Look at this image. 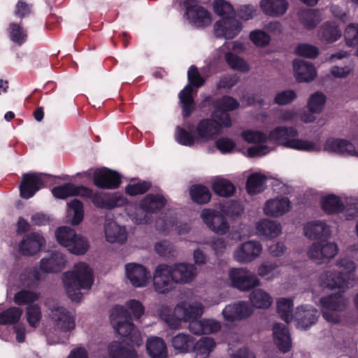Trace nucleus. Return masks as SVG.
I'll return each mask as SVG.
<instances>
[{
  "label": "nucleus",
  "mask_w": 358,
  "mask_h": 358,
  "mask_svg": "<svg viewBox=\"0 0 358 358\" xmlns=\"http://www.w3.org/2000/svg\"><path fill=\"white\" fill-rule=\"evenodd\" d=\"M62 280L69 299L78 302L83 297L80 290H88L93 284L92 270L86 263L79 262L63 273Z\"/></svg>",
  "instance_id": "1"
},
{
  "label": "nucleus",
  "mask_w": 358,
  "mask_h": 358,
  "mask_svg": "<svg viewBox=\"0 0 358 358\" xmlns=\"http://www.w3.org/2000/svg\"><path fill=\"white\" fill-rule=\"evenodd\" d=\"M268 140L287 148L305 152H319L320 146L315 142L299 138L298 130L294 127L278 126L271 129Z\"/></svg>",
  "instance_id": "2"
},
{
  "label": "nucleus",
  "mask_w": 358,
  "mask_h": 358,
  "mask_svg": "<svg viewBox=\"0 0 358 358\" xmlns=\"http://www.w3.org/2000/svg\"><path fill=\"white\" fill-rule=\"evenodd\" d=\"M211 117L212 120L203 119L197 124L195 132L199 142L206 143L214 139L221 133L222 128L231 125L228 113L214 110Z\"/></svg>",
  "instance_id": "3"
},
{
  "label": "nucleus",
  "mask_w": 358,
  "mask_h": 358,
  "mask_svg": "<svg viewBox=\"0 0 358 358\" xmlns=\"http://www.w3.org/2000/svg\"><path fill=\"white\" fill-rule=\"evenodd\" d=\"M126 313V310L122 306L114 308L112 316L117 315L118 317L117 320L113 322V328L121 338H125L136 345L139 346L143 342L141 335L135 327L130 317L125 320L122 319V315L123 316Z\"/></svg>",
  "instance_id": "4"
},
{
  "label": "nucleus",
  "mask_w": 358,
  "mask_h": 358,
  "mask_svg": "<svg viewBox=\"0 0 358 358\" xmlns=\"http://www.w3.org/2000/svg\"><path fill=\"white\" fill-rule=\"evenodd\" d=\"M171 264L157 265L152 273V287L158 294H166L176 287Z\"/></svg>",
  "instance_id": "5"
},
{
  "label": "nucleus",
  "mask_w": 358,
  "mask_h": 358,
  "mask_svg": "<svg viewBox=\"0 0 358 358\" xmlns=\"http://www.w3.org/2000/svg\"><path fill=\"white\" fill-rule=\"evenodd\" d=\"M320 304L323 308L324 318L329 322L338 323L340 318L336 313L341 312L346 308L348 300L340 292H338L321 298Z\"/></svg>",
  "instance_id": "6"
},
{
  "label": "nucleus",
  "mask_w": 358,
  "mask_h": 358,
  "mask_svg": "<svg viewBox=\"0 0 358 358\" xmlns=\"http://www.w3.org/2000/svg\"><path fill=\"white\" fill-rule=\"evenodd\" d=\"M338 248L336 243L327 240L314 242L308 249V258L317 264L328 263L338 253Z\"/></svg>",
  "instance_id": "7"
},
{
  "label": "nucleus",
  "mask_w": 358,
  "mask_h": 358,
  "mask_svg": "<svg viewBox=\"0 0 358 358\" xmlns=\"http://www.w3.org/2000/svg\"><path fill=\"white\" fill-rule=\"evenodd\" d=\"M228 277L231 285L241 291H248L260 285L257 275L245 268H231Z\"/></svg>",
  "instance_id": "8"
},
{
  "label": "nucleus",
  "mask_w": 358,
  "mask_h": 358,
  "mask_svg": "<svg viewBox=\"0 0 358 358\" xmlns=\"http://www.w3.org/2000/svg\"><path fill=\"white\" fill-rule=\"evenodd\" d=\"M203 313V306L201 302H189L182 301L175 306V316L178 320V329L181 327V322H188L193 319H197Z\"/></svg>",
  "instance_id": "9"
},
{
  "label": "nucleus",
  "mask_w": 358,
  "mask_h": 358,
  "mask_svg": "<svg viewBox=\"0 0 358 358\" xmlns=\"http://www.w3.org/2000/svg\"><path fill=\"white\" fill-rule=\"evenodd\" d=\"M262 244L256 241H248L240 244L234 251V259L241 264L250 263L260 256Z\"/></svg>",
  "instance_id": "10"
},
{
  "label": "nucleus",
  "mask_w": 358,
  "mask_h": 358,
  "mask_svg": "<svg viewBox=\"0 0 358 358\" xmlns=\"http://www.w3.org/2000/svg\"><path fill=\"white\" fill-rule=\"evenodd\" d=\"M201 217L206 226L213 232L223 235L229 229V224L226 217L215 210L203 209Z\"/></svg>",
  "instance_id": "11"
},
{
  "label": "nucleus",
  "mask_w": 358,
  "mask_h": 358,
  "mask_svg": "<svg viewBox=\"0 0 358 358\" xmlns=\"http://www.w3.org/2000/svg\"><path fill=\"white\" fill-rule=\"evenodd\" d=\"M243 25L234 17H222L214 24V34L217 38L231 39L235 38L241 31Z\"/></svg>",
  "instance_id": "12"
},
{
  "label": "nucleus",
  "mask_w": 358,
  "mask_h": 358,
  "mask_svg": "<svg viewBox=\"0 0 358 358\" xmlns=\"http://www.w3.org/2000/svg\"><path fill=\"white\" fill-rule=\"evenodd\" d=\"M185 6L187 19L195 26L205 27L211 23L212 19L210 13L199 6L196 0H185Z\"/></svg>",
  "instance_id": "13"
},
{
  "label": "nucleus",
  "mask_w": 358,
  "mask_h": 358,
  "mask_svg": "<svg viewBox=\"0 0 358 358\" xmlns=\"http://www.w3.org/2000/svg\"><path fill=\"white\" fill-rule=\"evenodd\" d=\"M254 309L247 301H239L225 306L222 314L228 322H235L248 318L252 315Z\"/></svg>",
  "instance_id": "14"
},
{
  "label": "nucleus",
  "mask_w": 358,
  "mask_h": 358,
  "mask_svg": "<svg viewBox=\"0 0 358 358\" xmlns=\"http://www.w3.org/2000/svg\"><path fill=\"white\" fill-rule=\"evenodd\" d=\"M43 173H24L20 185V196L24 199L32 197L35 193L44 186V178Z\"/></svg>",
  "instance_id": "15"
},
{
  "label": "nucleus",
  "mask_w": 358,
  "mask_h": 358,
  "mask_svg": "<svg viewBox=\"0 0 358 358\" xmlns=\"http://www.w3.org/2000/svg\"><path fill=\"white\" fill-rule=\"evenodd\" d=\"M323 150L329 153L358 158V149L352 143L343 138L327 139L324 144Z\"/></svg>",
  "instance_id": "16"
},
{
  "label": "nucleus",
  "mask_w": 358,
  "mask_h": 358,
  "mask_svg": "<svg viewBox=\"0 0 358 358\" xmlns=\"http://www.w3.org/2000/svg\"><path fill=\"white\" fill-rule=\"evenodd\" d=\"M125 275L127 279L135 287H145L150 278L147 268L136 263L125 265Z\"/></svg>",
  "instance_id": "17"
},
{
  "label": "nucleus",
  "mask_w": 358,
  "mask_h": 358,
  "mask_svg": "<svg viewBox=\"0 0 358 358\" xmlns=\"http://www.w3.org/2000/svg\"><path fill=\"white\" fill-rule=\"evenodd\" d=\"M66 257L60 252L48 253L40 261V268L47 273H55L63 270L66 265Z\"/></svg>",
  "instance_id": "18"
},
{
  "label": "nucleus",
  "mask_w": 358,
  "mask_h": 358,
  "mask_svg": "<svg viewBox=\"0 0 358 358\" xmlns=\"http://www.w3.org/2000/svg\"><path fill=\"white\" fill-rule=\"evenodd\" d=\"M319 315L316 308L306 305L299 306L294 317L297 328L306 329L317 322Z\"/></svg>",
  "instance_id": "19"
},
{
  "label": "nucleus",
  "mask_w": 358,
  "mask_h": 358,
  "mask_svg": "<svg viewBox=\"0 0 358 358\" xmlns=\"http://www.w3.org/2000/svg\"><path fill=\"white\" fill-rule=\"evenodd\" d=\"M52 193L55 198L64 199L67 197L75 196L90 197L92 195V190L83 185H75L72 183H66L54 187L52 189Z\"/></svg>",
  "instance_id": "20"
},
{
  "label": "nucleus",
  "mask_w": 358,
  "mask_h": 358,
  "mask_svg": "<svg viewBox=\"0 0 358 358\" xmlns=\"http://www.w3.org/2000/svg\"><path fill=\"white\" fill-rule=\"evenodd\" d=\"M94 184L102 189H115L120 183V176L113 171L101 169L94 171Z\"/></svg>",
  "instance_id": "21"
},
{
  "label": "nucleus",
  "mask_w": 358,
  "mask_h": 358,
  "mask_svg": "<svg viewBox=\"0 0 358 358\" xmlns=\"http://www.w3.org/2000/svg\"><path fill=\"white\" fill-rule=\"evenodd\" d=\"M51 311L52 320L56 329L63 331H68L74 329V319L64 307L55 305L51 308Z\"/></svg>",
  "instance_id": "22"
},
{
  "label": "nucleus",
  "mask_w": 358,
  "mask_h": 358,
  "mask_svg": "<svg viewBox=\"0 0 358 358\" xmlns=\"http://www.w3.org/2000/svg\"><path fill=\"white\" fill-rule=\"evenodd\" d=\"M171 266L176 285L189 283L196 276V267L192 264L176 263Z\"/></svg>",
  "instance_id": "23"
},
{
  "label": "nucleus",
  "mask_w": 358,
  "mask_h": 358,
  "mask_svg": "<svg viewBox=\"0 0 358 358\" xmlns=\"http://www.w3.org/2000/svg\"><path fill=\"white\" fill-rule=\"evenodd\" d=\"M304 235L312 240L328 238L331 231L330 226L323 220H314L307 222L303 227Z\"/></svg>",
  "instance_id": "24"
},
{
  "label": "nucleus",
  "mask_w": 358,
  "mask_h": 358,
  "mask_svg": "<svg viewBox=\"0 0 358 358\" xmlns=\"http://www.w3.org/2000/svg\"><path fill=\"white\" fill-rule=\"evenodd\" d=\"M45 245L44 237L34 232L26 235L20 244V250L23 255H33L39 252Z\"/></svg>",
  "instance_id": "25"
},
{
  "label": "nucleus",
  "mask_w": 358,
  "mask_h": 358,
  "mask_svg": "<svg viewBox=\"0 0 358 358\" xmlns=\"http://www.w3.org/2000/svg\"><path fill=\"white\" fill-rule=\"evenodd\" d=\"M293 71L295 78L300 83L313 81L317 76L313 64L299 59L293 61Z\"/></svg>",
  "instance_id": "26"
},
{
  "label": "nucleus",
  "mask_w": 358,
  "mask_h": 358,
  "mask_svg": "<svg viewBox=\"0 0 358 358\" xmlns=\"http://www.w3.org/2000/svg\"><path fill=\"white\" fill-rule=\"evenodd\" d=\"M95 206L99 208L113 209L127 203V199L122 196H108L101 192H96L90 197Z\"/></svg>",
  "instance_id": "27"
},
{
  "label": "nucleus",
  "mask_w": 358,
  "mask_h": 358,
  "mask_svg": "<svg viewBox=\"0 0 358 358\" xmlns=\"http://www.w3.org/2000/svg\"><path fill=\"white\" fill-rule=\"evenodd\" d=\"M291 208L289 200L285 197H277L268 200L264 206V213L271 217H280Z\"/></svg>",
  "instance_id": "28"
},
{
  "label": "nucleus",
  "mask_w": 358,
  "mask_h": 358,
  "mask_svg": "<svg viewBox=\"0 0 358 358\" xmlns=\"http://www.w3.org/2000/svg\"><path fill=\"white\" fill-rule=\"evenodd\" d=\"M105 235L110 243H123L127 238L126 229L112 220H106L105 223Z\"/></svg>",
  "instance_id": "29"
},
{
  "label": "nucleus",
  "mask_w": 358,
  "mask_h": 358,
  "mask_svg": "<svg viewBox=\"0 0 358 358\" xmlns=\"http://www.w3.org/2000/svg\"><path fill=\"white\" fill-rule=\"evenodd\" d=\"M257 235L268 238H273L278 236L282 232V227L277 221L263 219L256 224Z\"/></svg>",
  "instance_id": "30"
},
{
  "label": "nucleus",
  "mask_w": 358,
  "mask_h": 358,
  "mask_svg": "<svg viewBox=\"0 0 358 358\" xmlns=\"http://www.w3.org/2000/svg\"><path fill=\"white\" fill-rule=\"evenodd\" d=\"M144 210L151 215L162 210L166 203V199L161 194H148L140 202Z\"/></svg>",
  "instance_id": "31"
},
{
  "label": "nucleus",
  "mask_w": 358,
  "mask_h": 358,
  "mask_svg": "<svg viewBox=\"0 0 358 358\" xmlns=\"http://www.w3.org/2000/svg\"><path fill=\"white\" fill-rule=\"evenodd\" d=\"M318 280L322 287L331 289L342 287L345 284L343 275L337 271L331 270L321 273Z\"/></svg>",
  "instance_id": "32"
},
{
  "label": "nucleus",
  "mask_w": 358,
  "mask_h": 358,
  "mask_svg": "<svg viewBox=\"0 0 358 358\" xmlns=\"http://www.w3.org/2000/svg\"><path fill=\"white\" fill-rule=\"evenodd\" d=\"M260 7L266 15L279 17L286 13L288 2L287 0H262Z\"/></svg>",
  "instance_id": "33"
},
{
  "label": "nucleus",
  "mask_w": 358,
  "mask_h": 358,
  "mask_svg": "<svg viewBox=\"0 0 358 358\" xmlns=\"http://www.w3.org/2000/svg\"><path fill=\"white\" fill-rule=\"evenodd\" d=\"M273 339L279 350L283 352H288L291 347V339L288 330L282 324H276L273 329Z\"/></svg>",
  "instance_id": "34"
},
{
  "label": "nucleus",
  "mask_w": 358,
  "mask_h": 358,
  "mask_svg": "<svg viewBox=\"0 0 358 358\" xmlns=\"http://www.w3.org/2000/svg\"><path fill=\"white\" fill-rule=\"evenodd\" d=\"M110 358H138L134 346L124 345L119 342H113L108 346Z\"/></svg>",
  "instance_id": "35"
},
{
  "label": "nucleus",
  "mask_w": 358,
  "mask_h": 358,
  "mask_svg": "<svg viewBox=\"0 0 358 358\" xmlns=\"http://www.w3.org/2000/svg\"><path fill=\"white\" fill-rule=\"evenodd\" d=\"M146 350L151 358H167L168 352L164 340L154 336L148 339Z\"/></svg>",
  "instance_id": "36"
},
{
  "label": "nucleus",
  "mask_w": 358,
  "mask_h": 358,
  "mask_svg": "<svg viewBox=\"0 0 358 358\" xmlns=\"http://www.w3.org/2000/svg\"><path fill=\"white\" fill-rule=\"evenodd\" d=\"M216 343L211 337H201L194 345L195 358H207L215 348Z\"/></svg>",
  "instance_id": "37"
},
{
  "label": "nucleus",
  "mask_w": 358,
  "mask_h": 358,
  "mask_svg": "<svg viewBox=\"0 0 358 358\" xmlns=\"http://www.w3.org/2000/svg\"><path fill=\"white\" fill-rule=\"evenodd\" d=\"M252 305L257 308L266 309L273 303L272 296L262 289H256L250 294Z\"/></svg>",
  "instance_id": "38"
},
{
  "label": "nucleus",
  "mask_w": 358,
  "mask_h": 358,
  "mask_svg": "<svg viewBox=\"0 0 358 358\" xmlns=\"http://www.w3.org/2000/svg\"><path fill=\"white\" fill-rule=\"evenodd\" d=\"M341 36V31L334 24L324 23L318 31V37L320 41L327 43H333Z\"/></svg>",
  "instance_id": "39"
},
{
  "label": "nucleus",
  "mask_w": 358,
  "mask_h": 358,
  "mask_svg": "<svg viewBox=\"0 0 358 358\" xmlns=\"http://www.w3.org/2000/svg\"><path fill=\"white\" fill-rule=\"evenodd\" d=\"M127 214L132 222L136 224H147L152 222V215L144 210L139 205L138 208H134L131 206L127 208Z\"/></svg>",
  "instance_id": "40"
},
{
  "label": "nucleus",
  "mask_w": 358,
  "mask_h": 358,
  "mask_svg": "<svg viewBox=\"0 0 358 358\" xmlns=\"http://www.w3.org/2000/svg\"><path fill=\"white\" fill-rule=\"evenodd\" d=\"M299 17L303 25L310 29L315 28L322 20L320 13L313 9L301 10Z\"/></svg>",
  "instance_id": "41"
},
{
  "label": "nucleus",
  "mask_w": 358,
  "mask_h": 358,
  "mask_svg": "<svg viewBox=\"0 0 358 358\" xmlns=\"http://www.w3.org/2000/svg\"><path fill=\"white\" fill-rule=\"evenodd\" d=\"M67 217H71L70 222L73 225L78 224L83 219L84 210L83 203L74 199L68 203Z\"/></svg>",
  "instance_id": "42"
},
{
  "label": "nucleus",
  "mask_w": 358,
  "mask_h": 358,
  "mask_svg": "<svg viewBox=\"0 0 358 358\" xmlns=\"http://www.w3.org/2000/svg\"><path fill=\"white\" fill-rule=\"evenodd\" d=\"M322 208L327 213H340L344 210V204L339 197L330 194L322 199Z\"/></svg>",
  "instance_id": "43"
},
{
  "label": "nucleus",
  "mask_w": 358,
  "mask_h": 358,
  "mask_svg": "<svg viewBox=\"0 0 358 358\" xmlns=\"http://www.w3.org/2000/svg\"><path fill=\"white\" fill-rule=\"evenodd\" d=\"M280 273L279 266L275 262H267L260 264L257 274L266 280H272Z\"/></svg>",
  "instance_id": "44"
},
{
  "label": "nucleus",
  "mask_w": 358,
  "mask_h": 358,
  "mask_svg": "<svg viewBox=\"0 0 358 358\" xmlns=\"http://www.w3.org/2000/svg\"><path fill=\"white\" fill-rule=\"evenodd\" d=\"M194 341V338L190 335L180 333L171 338V345L175 350L180 352H187Z\"/></svg>",
  "instance_id": "45"
},
{
  "label": "nucleus",
  "mask_w": 358,
  "mask_h": 358,
  "mask_svg": "<svg viewBox=\"0 0 358 358\" xmlns=\"http://www.w3.org/2000/svg\"><path fill=\"white\" fill-rule=\"evenodd\" d=\"M192 87L189 84L180 92L179 99L182 105L183 115L187 117L190 115L193 109Z\"/></svg>",
  "instance_id": "46"
},
{
  "label": "nucleus",
  "mask_w": 358,
  "mask_h": 358,
  "mask_svg": "<svg viewBox=\"0 0 358 358\" xmlns=\"http://www.w3.org/2000/svg\"><path fill=\"white\" fill-rule=\"evenodd\" d=\"M213 189L216 194L224 197L232 196L236 191L234 185L224 178L215 179L213 182Z\"/></svg>",
  "instance_id": "47"
},
{
  "label": "nucleus",
  "mask_w": 358,
  "mask_h": 358,
  "mask_svg": "<svg viewBox=\"0 0 358 358\" xmlns=\"http://www.w3.org/2000/svg\"><path fill=\"white\" fill-rule=\"evenodd\" d=\"M327 101L326 96L320 92H316L311 94L307 101L308 110L313 113H320Z\"/></svg>",
  "instance_id": "48"
},
{
  "label": "nucleus",
  "mask_w": 358,
  "mask_h": 358,
  "mask_svg": "<svg viewBox=\"0 0 358 358\" xmlns=\"http://www.w3.org/2000/svg\"><path fill=\"white\" fill-rule=\"evenodd\" d=\"M266 178L261 174H252L247 180V190L250 194H256L265 188Z\"/></svg>",
  "instance_id": "49"
},
{
  "label": "nucleus",
  "mask_w": 358,
  "mask_h": 358,
  "mask_svg": "<svg viewBox=\"0 0 358 358\" xmlns=\"http://www.w3.org/2000/svg\"><path fill=\"white\" fill-rule=\"evenodd\" d=\"M158 314L159 317L163 320L170 328L178 329V320L175 316V308L173 310L168 305H161L158 310Z\"/></svg>",
  "instance_id": "50"
},
{
  "label": "nucleus",
  "mask_w": 358,
  "mask_h": 358,
  "mask_svg": "<svg viewBox=\"0 0 358 358\" xmlns=\"http://www.w3.org/2000/svg\"><path fill=\"white\" fill-rule=\"evenodd\" d=\"M190 196L192 199L200 204L206 203L211 197L209 189L201 185H193L190 188Z\"/></svg>",
  "instance_id": "51"
},
{
  "label": "nucleus",
  "mask_w": 358,
  "mask_h": 358,
  "mask_svg": "<svg viewBox=\"0 0 358 358\" xmlns=\"http://www.w3.org/2000/svg\"><path fill=\"white\" fill-rule=\"evenodd\" d=\"M224 57L226 62L232 69L243 73L248 72L250 70L248 62L239 56L231 52H227Z\"/></svg>",
  "instance_id": "52"
},
{
  "label": "nucleus",
  "mask_w": 358,
  "mask_h": 358,
  "mask_svg": "<svg viewBox=\"0 0 358 358\" xmlns=\"http://www.w3.org/2000/svg\"><path fill=\"white\" fill-rule=\"evenodd\" d=\"M89 248L87 240L81 236L76 235L66 248L72 254L80 255L86 253Z\"/></svg>",
  "instance_id": "53"
},
{
  "label": "nucleus",
  "mask_w": 358,
  "mask_h": 358,
  "mask_svg": "<svg viewBox=\"0 0 358 358\" xmlns=\"http://www.w3.org/2000/svg\"><path fill=\"white\" fill-rule=\"evenodd\" d=\"M293 302L289 299L281 298L277 301V308L281 318L286 322H289L292 318Z\"/></svg>",
  "instance_id": "54"
},
{
  "label": "nucleus",
  "mask_w": 358,
  "mask_h": 358,
  "mask_svg": "<svg viewBox=\"0 0 358 358\" xmlns=\"http://www.w3.org/2000/svg\"><path fill=\"white\" fill-rule=\"evenodd\" d=\"M22 315V310L20 308H10L0 313V324H14L19 321Z\"/></svg>",
  "instance_id": "55"
},
{
  "label": "nucleus",
  "mask_w": 358,
  "mask_h": 358,
  "mask_svg": "<svg viewBox=\"0 0 358 358\" xmlns=\"http://www.w3.org/2000/svg\"><path fill=\"white\" fill-rule=\"evenodd\" d=\"M176 140L178 143L185 146H192L196 143H199L195 131L191 134L180 127L176 128Z\"/></svg>",
  "instance_id": "56"
},
{
  "label": "nucleus",
  "mask_w": 358,
  "mask_h": 358,
  "mask_svg": "<svg viewBox=\"0 0 358 358\" xmlns=\"http://www.w3.org/2000/svg\"><path fill=\"white\" fill-rule=\"evenodd\" d=\"M26 317L29 326L36 328L42 318L40 306L36 303L27 306L26 308Z\"/></svg>",
  "instance_id": "57"
},
{
  "label": "nucleus",
  "mask_w": 358,
  "mask_h": 358,
  "mask_svg": "<svg viewBox=\"0 0 358 358\" xmlns=\"http://www.w3.org/2000/svg\"><path fill=\"white\" fill-rule=\"evenodd\" d=\"M76 236L75 231L68 227H62L55 231V236L57 242L63 247L66 248L67 245L73 241Z\"/></svg>",
  "instance_id": "58"
},
{
  "label": "nucleus",
  "mask_w": 358,
  "mask_h": 358,
  "mask_svg": "<svg viewBox=\"0 0 358 358\" xmlns=\"http://www.w3.org/2000/svg\"><path fill=\"white\" fill-rule=\"evenodd\" d=\"M38 295L31 291L22 290L17 292L13 297V301L18 306L32 305L34 301L38 299Z\"/></svg>",
  "instance_id": "59"
},
{
  "label": "nucleus",
  "mask_w": 358,
  "mask_h": 358,
  "mask_svg": "<svg viewBox=\"0 0 358 358\" xmlns=\"http://www.w3.org/2000/svg\"><path fill=\"white\" fill-rule=\"evenodd\" d=\"M9 36L10 40L21 45L27 39V31L20 24L10 23L9 25Z\"/></svg>",
  "instance_id": "60"
},
{
  "label": "nucleus",
  "mask_w": 358,
  "mask_h": 358,
  "mask_svg": "<svg viewBox=\"0 0 358 358\" xmlns=\"http://www.w3.org/2000/svg\"><path fill=\"white\" fill-rule=\"evenodd\" d=\"M297 98V94L292 90L278 92L273 98V103L278 106H287L292 103Z\"/></svg>",
  "instance_id": "61"
},
{
  "label": "nucleus",
  "mask_w": 358,
  "mask_h": 358,
  "mask_svg": "<svg viewBox=\"0 0 358 358\" xmlns=\"http://www.w3.org/2000/svg\"><path fill=\"white\" fill-rule=\"evenodd\" d=\"M215 110H220L227 113L229 110H233L239 106L238 102L232 97L224 96L214 103Z\"/></svg>",
  "instance_id": "62"
},
{
  "label": "nucleus",
  "mask_w": 358,
  "mask_h": 358,
  "mask_svg": "<svg viewBox=\"0 0 358 358\" xmlns=\"http://www.w3.org/2000/svg\"><path fill=\"white\" fill-rule=\"evenodd\" d=\"M213 9L215 13L222 16V17H234L236 15L231 5L223 0L215 1L213 4Z\"/></svg>",
  "instance_id": "63"
},
{
  "label": "nucleus",
  "mask_w": 358,
  "mask_h": 358,
  "mask_svg": "<svg viewBox=\"0 0 358 358\" xmlns=\"http://www.w3.org/2000/svg\"><path fill=\"white\" fill-rule=\"evenodd\" d=\"M344 36L348 45H357L358 43V24H349L345 28Z\"/></svg>",
  "instance_id": "64"
}]
</instances>
